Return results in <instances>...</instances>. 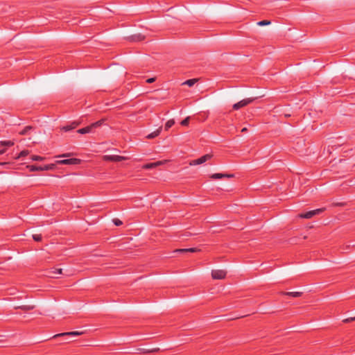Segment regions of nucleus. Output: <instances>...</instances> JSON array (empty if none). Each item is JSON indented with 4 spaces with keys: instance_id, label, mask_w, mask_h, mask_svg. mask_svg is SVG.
<instances>
[{
    "instance_id": "72a5a7b5",
    "label": "nucleus",
    "mask_w": 355,
    "mask_h": 355,
    "mask_svg": "<svg viewBox=\"0 0 355 355\" xmlns=\"http://www.w3.org/2000/svg\"><path fill=\"white\" fill-rule=\"evenodd\" d=\"M247 131H248L247 128H242V130H241V132H247Z\"/></svg>"
},
{
    "instance_id": "f3484780",
    "label": "nucleus",
    "mask_w": 355,
    "mask_h": 355,
    "mask_svg": "<svg viewBox=\"0 0 355 355\" xmlns=\"http://www.w3.org/2000/svg\"><path fill=\"white\" fill-rule=\"evenodd\" d=\"M302 292H285L283 293L284 295H288L293 297H299L302 295Z\"/></svg>"
},
{
    "instance_id": "a211bd4d",
    "label": "nucleus",
    "mask_w": 355,
    "mask_h": 355,
    "mask_svg": "<svg viewBox=\"0 0 355 355\" xmlns=\"http://www.w3.org/2000/svg\"><path fill=\"white\" fill-rule=\"evenodd\" d=\"M144 37L142 36L141 34H137V35H133L132 37H131V40L132 41H141L142 40H144Z\"/></svg>"
},
{
    "instance_id": "2eb2a0df",
    "label": "nucleus",
    "mask_w": 355,
    "mask_h": 355,
    "mask_svg": "<svg viewBox=\"0 0 355 355\" xmlns=\"http://www.w3.org/2000/svg\"><path fill=\"white\" fill-rule=\"evenodd\" d=\"M14 145V142L12 141H0V149L5 148L6 150L7 147H10Z\"/></svg>"
},
{
    "instance_id": "f704fd0d",
    "label": "nucleus",
    "mask_w": 355,
    "mask_h": 355,
    "mask_svg": "<svg viewBox=\"0 0 355 355\" xmlns=\"http://www.w3.org/2000/svg\"><path fill=\"white\" fill-rule=\"evenodd\" d=\"M68 156H69L68 154H63V155H60V157H68Z\"/></svg>"
},
{
    "instance_id": "393cba45",
    "label": "nucleus",
    "mask_w": 355,
    "mask_h": 355,
    "mask_svg": "<svg viewBox=\"0 0 355 355\" xmlns=\"http://www.w3.org/2000/svg\"><path fill=\"white\" fill-rule=\"evenodd\" d=\"M257 24L259 26H266V25H269L270 24V21H268V20H262V21H260L257 23Z\"/></svg>"
},
{
    "instance_id": "39448f33",
    "label": "nucleus",
    "mask_w": 355,
    "mask_h": 355,
    "mask_svg": "<svg viewBox=\"0 0 355 355\" xmlns=\"http://www.w3.org/2000/svg\"><path fill=\"white\" fill-rule=\"evenodd\" d=\"M212 155L210 154H206L198 159H193L190 162V165L195 166L203 164L211 158Z\"/></svg>"
},
{
    "instance_id": "c85d7f7f",
    "label": "nucleus",
    "mask_w": 355,
    "mask_h": 355,
    "mask_svg": "<svg viewBox=\"0 0 355 355\" xmlns=\"http://www.w3.org/2000/svg\"><path fill=\"white\" fill-rule=\"evenodd\" d=\"M187 250V248L177 249L174 251V252H180V253L188 252V250Z\"/></svg>"
},
{
    "instance_id": "9d476101",
    "label": "nucleus",
    "mask_w": 355,
    "mask_h": 355,
    "mask_svg": "<svg viewBox=\"0 0 355 355\" xmlns=\"http://www.w3.org/2000/svg\"><path fill=\"white\" fill-rule=\"evenodd\" d=\"M234 177V174H227V173H214L212 174L210 178L211 179H214V180H216V179H221L223 178H233Z\"/></svg>"
},
{
    "instance_id": "1a4fd4ad",
    "label": "nucleus",
    "mask_w": 355,
    "mask_h": 355,
    "mask_svg": "<svg viewBox=\"0 0 355 355\" xmlns=\"http://www.w3.org/2000/svg\"><path fill=\"white\" fill-rule=\"evenodd\" d=\"M83 334V331H69V332H64V333H60L54 335L52 338H55L60 336H80Z\"/></svg>"
},
{
    "instance_id": "a878e982",
    "label": "nucleus",
    "mask_w": 355,
    "mask_h": 355,
    "mask_svg": "<svg viewBox=\"0 0 355 355\" xmlns=\"http://www.w3.org/2000/svg\"><path fill=\"white\" fill-rule=\"evenodd\" d=\"M33 239L34 241L39 242L42 241V237L41 234H33Z\"/></svg>"
},
{
    "instance_id": "cd10ccee",
    "label": "nucleus",
    "mask_w": 355,
    "mask_h": 355,
    "mask_svg": "<svg viewBox=\"0 0 355 355\" xmlns=\"http://www.w3.org/2000/svg\"><path fill=\"white\" fill-rule=\"evenodd\" d=\"M113 222H114V225H116V226H119V225H122V222L118 218H114L113 220Z\"/></svg>"
},
{
    "instance_id": "2f4dec72",
    "label": "nucleus",
    "mask_w": 355,
    "mask_h": 355,
    "mask_svg": "<svg viewBox=\"0 0 355 355\" xmlns=\"http://www.w3.org/2000/svg\"><path fill=\"white\" fill-rule=\"evenodd\" d=\"M336 206L343 207L345 205V202H338L335 204Z\"/></svg>"
},
{
    "instance_id": "0eeeda50",
    "label": "nucleus",
    "mask_w": 355,
    "mask_h": 355,
    "mask_svg": "<svg viewBox=\"0 0 355 355\" xmlns=\"http://www.w3.org/2000/svg\"><path fill=\"white\" fill-rule=\"evenodd\" d=\"M125 159L126 158L125 157L116 155H104L103 157V160L114 162H121L123 160H125Z\"/></svg>"
},
{
    "instance_id": "4c0bfd02",
    "label": "nucleus",
    "mask_w": 355,
    "mask_h": 355,
    "mask_svg": "<svg viewBox=\"0 0 355 355\" xmlns=\"http://www.w3.org/2000/svg\"><path fill=\"white\" fill-rule=\"evenodd\" d=\"M290 116H291L290 114H285V117H288Z\"/></svg>"
},
{
    "instance_id": "412c9836",
    "label": "nucleus",
    "mask_w": 355,
    "mask_h": 355,
    "mask_svg": "<svg viewBox=\"0 0 355 355\" xmlns=\"http://www.w3.org/2000/svg\"><path fill=\"white\" fill-rule=\"evenodd\" d=\"M31 129H32L31 126H30V125L26 126L21 131L19 132V134L21 135H25Z\"/></svg>"
},
{
    "instance_id": "7c9ffc66",
    "label": "nucleus",
    "mask_w": 355,
    "mask_h": 355,
    "mask_svg": "<svg viewBox=\"0 0 355 355\" xmlns=\"http://www.w3.org/2000/svg\"><path fill=\"white\" fill-rule=\"evenodd\" d=\"M155 81V78H150L146 80L147 83H153Z\"/></svg>"
},
{
    "instance_id": "b1692460",
    "label": "nucleus",
    "mask_w": 355,
    "mask_h": 355,
    "mask_svg": "<svg viewBox=\"0 0 355 355\" xmlns=\"http://www.w3.org/2000/svg\"><path fill=\"white\" fill-rule=\"evenodd\" d=\"M29 153V151L28 150H22L19 154V155L17 156V159L21 157H25L26 155H28Z\"/></svg>"
},
{
    "instance_id": "5701e85b",
    "label": "nucleus",
    "mask_w": 355,
    "mask_h": 355,
    "mask_svg": "<svg viewBox=\"0 0 355 355\" xmlns=\"http://www.w3.org/2000/svg\"><path fill=\"white\" fill-rule=\"evenodd\" d=\"M189 121H190V117L189 116H187V118H185L184 120H182L181 121V125H183V126H187L189 125Z\"/></svg>"
},
{
    "instance_id": "c9c22d12",
    "label": "nucleus",
    "mask_w": 355,
    "mask_h": 355,
    "mask_svg": "<svg viewBox=\"0 0 355 355\" xmlns=\"http://www.w3.org/2000/svg\"><path fill=\"white\" fill-rule=\"evenodd\" d=\"M350 246L355 247V243H353L352 245H347V246H346V248H349Z\"/></svg>"
},
{
    "instance_id": "f8f14e48",
    "label": "nucleus",
    "mask_w": 355,
    "mask_h": 355,
    "mask_svg": "<svg viewBox=\"0 0 355 355\" xmlns=\"http://www.w3.org/2000/svg\"><path fill=\"white\" fill-rule=\"evenodd\" d=\"M62 270L61 268H52L49 272L51 277L56 278L58 275H61Z\"/></svg>"
},
{
    "instance_id": "9b49d317",
    "label": "nucleus",
    "mask_w": 355,
    "mask_h": 355,
    "mask_svg": "<svg viewBox=\"0 0 355 355\" xmlns=\"http://www.w3.org/2000/svg\"><path fill=\"white\" fill-rule=\"evenodd\" d=\"M162 164V161H158V162H153V163H148L146 164H144L142 168L144 169H152V168H156L160 165Z\"/></svg>"
},
{
    "instance_id": "473e14b6",
    "label": "nucleus",
    "mask_w": 355,
    "mask_h": 355,
    "mask_svg": "<svg viewBox=\"0 0 355 355\" xmlns=\"http://www.w3.org/2000/svg\"><path fill=\"white\" fill-rule=\"evenodd\" d=\"M5 152H6V149L5 148L0 149V155L3 154Z\"/></svg>"
},
{
    "instance_id": "aec40b11",
    "label": "nucleus",
    "mask_w": 355,
    "mask_h": 355,
    "mask_svg": "<svg viewBox=\"0 0 355 355\" xmlns=\"http://www.w3.org/2000/svg\"><path fill=\"white\" fill-rule=\"evenodd\" d=\"M197 82V79L193 78L186 80L184 84L192 87Z\"/></svg>"
},
{
    "instance_id": "ddd939ff",
    "label": "nucleus",
    "mask_w": 355,
    "mask_h": 355,
    "mask_svg": "<svg viewBox=\"0 0 355 355\" xmlns=\"http://www.w3.org/2000/svg\"><path fill=\"white\" fill-rule=\"evenodd\" d=\"M35 305H21V306H15V309H21L24 311H31V310H33L35 309Z\"/></svg>"
},
{
    "instance_id": "f257e3e1",
    "label": "nucleus",
    "mask_w": 355,
    "mask_h": 355,
    "mask_svg": "<svg viewBox=\"0 0 355 355\" xmlns=\"http://www.w3.org/2000/svg\"><path fill=\"white\" fill-rule=\"evenodd\" d=\"M104 121L105 119H101L96 122L90 124L87 127L78 130L77 132L78 133L82 135L92 132L94 129L101 126Z\"/></svg>"
},
{
    "instance_id": "f03ea898",
    "label": "nucleus",
    "mask_w": 355,
    "mask_h": 355,
    "mask_svg": "<svg viewBox=\"0 0 355 355\" xmlns=\"http://www.w3.org/2000/svg\"><path fill=\"white\" fill-rule=\"evenodd\" d=\"M257 98V97H251V98H247L243 99V100L240 101L239 102L234 103L233 105V109L234 110H239L243 107H245V106L248 105L249 104L253 103Z\"/></svg>"
},
{
    "instance_id": "bb28decb",
    "label": "nucleus",
    "mask_w": 355,
    "mask_h": 355,
    "mask_svg": "<svg viewBox=\"0 0 355 355\" xmlns=\"http://www.w3.org/2000/svg\"><path fill=\"white\" fill-rule=\"evenodd\" d=\"M186 250H188V252H197L200 251V250L197 248H187Z\"/></svg>"
},
{
    "instance_id": "423d86ee",
    "label": "nucleus",
    "mask_w": 355,
    "mask_h": 355,
    "mask_svg": "<svg viewBox=\"0 0 355 355\" xmlns=\"http://www.w3.org/2000/svg\"><path fill=\"white\" fill-rule=\"evenodd\" d=\"M227 272L224 270H213L211 277L214 279H223L225 278Z\"/></svg>"
},
{
    "instance_id": "7ed1b4c3",
    "label": "nucleus",
    "mask_w": 355,
    "mask_h": 355,
    "mask_svg": "<svg viewBox=\"0 0 355 355\" xmlns=\"http://www.w3.org/2000/svg\"><path fill=\"white\" fill-rule=\"evenodd\" d=\"M27 168L31 171H49V170H53L55 168V164H46V165H44V166H35V165H28Z\"/></svg>"
},
{
    "instance_id": "4468645a",
    "label": "nucleus",
    "mask_w": 355,
    "mask_h": 355,
    "mask_svg": "<svg viewBox=\"0 0 355 355\" xmlns=\"http://www.w3.org/2000/svg\"><path fill=\"white\" fill-rule=\"evenodd\" d=\"M162 127H159L157 130H156L155 131L151 132L150 134L146 136V138L148 139H154L156 137H157L160 132H161V130H162Z\"/></svg>"
},
{
    "instance_id": "dca6fc26",
    "label": "nucleus",
    "mask_w": 355,
    "mask_h": 355,
    "mask_svg": "<svg viewBox=\"0 0 355 355\" xmlns=\"http://www.w3.org/2000/svg\"><path fill=\"white\" fill-rule=\"evenodd\" d=\"M79 125V123L77 122H73L71 125H65L62 128V130H63L65 132L71 130L74 128H76Z\"/></svg>"
},
{
    "instance_id": "c756f323",
    "label": "nucleus",
    "mask_w": 355,
    "mask_h": 355,
    "mask_svg": "<svg viewBox=\"0 0 355 355\" xmlns=\"http://www.w3.org/2000/svg\"><path fill=\"white\" fill-rule=\"evenodd\" d=\"M355 320V317H353V318H346L343 320V322L345 323H348V322H352Z\"/></svg>"
},
{
    "instance_id": "4be33fe9",
    "label": "nucleus",
    "mask_w": 355,
    "mask_h": 355,
    "mask_svg": "<svg viewBox=\"0 0 355 355\" xmlns=\"http://www.w3.org/2000/svg\"><path fill=\"white\" fill-rule=\"evenodd\" d=\"M31 159L33 161H43L45 158L39 155H33Z\"/></svg>"
},
{
    "instance_id": "6ab92c4d",
    "label": "nucleus",
    "mask_w": 355,
    "mask_h": 355,
    "mask_svg": "<svg viewBox=\"0 0 355 355\" xmlns=\"http://www.w3.org/2000/svg\"><path fill=\"white\" fill-rule=\"evenodd\" d=\"M175 123V121L173 119L168 120L166 124H165V130H168L169 128H171Z\"/></svg>"
},
{
    "instance_id": "e433bc0d",
    "label": "nucleus",
    "mask_w": 355,
    "mask_h": 355,
    "mask_svg": "<svg viewBox=\"0 0 355 355\" xmlns=\"http://www.w3.org/2000/svg\"><path fill=\"white\" fill-rule=\"evenodd\" d=\"M158 350H159V349H152L150 352H157Z\"/></svg>"
},
{
    "instance_id": "20e7f679",
    "label": "nucleus",
    "mask_w": 355,
    "mask_h": 355,
    "mask_svg": "<svg viewBox=\"0 0 355 355\" xmlns=\"http://www.w3.org/2000/svg\"><path fill=\"white\" fill-rule=\"evenodd\" d=\"M323 210V209H317L315 210L309 211L305 213L300 214L298 217L301 218H311L315 215L322 213Z\"/></svg>"
},
{
    "instance_id": "6e6552de",
    "label": "nucleus",
    "mask_w": 355,
    "mask_h": 355,
    "mask_svg": "<svg viewBox=\"0 0 355 355\" xmlns=\"http://www.w3.org/2000/svg\"><path fill=\"white\" fill-rule=\"evenodd\" d=\"M80 160L77 158L66 159L58 161L59 164L76 165L80 164Z\"/></svg>"
}]
</instances>
